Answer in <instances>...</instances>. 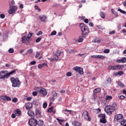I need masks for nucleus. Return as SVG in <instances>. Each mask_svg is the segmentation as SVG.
<instances>
[{
  "label": "nucleus",
  "instance_id": "37",
  "mask_svg": "<svg viewBox=\"0 0 126 126\" xmlns=\"http://www.w3.org/2000/svg\"><path fill=\"white\" fill-rule=\"evenodd\" d=\"M52 94L53 97H57V96H58V94L55 91L53 92Z\"/></svg>",
  "mask_w": 126,
  "mask_h": 126
},
{
  "label": "nucleus",
  "instance_id": "35",
  "mask_svg": "<svg viewBox=\"0 0 126 126\" xmlns=\"http://www.w3.org/2000/svg\"><path fill=\"white\" fill-rule=\"evenodd\" d=\"M14 3H15V2L14 1V0H12L11 1V2L10 3H9V6L10 7H11L12 6H13L12 5H13V4H14Z\"/></svg>",
  "mask_w": 126,
  "mask_h": 126
},
{
  "label": "nucleus",
  "instance_id": "17",
  "mask_svg": "<svg viewBox=\"0 0 126 126\" xmlns=\"http://www.w3.org/2000/svg\"><path fill=\"white\" fill-rule=\"evenodd\" d=\"M39 18L42 22H45L46 20L47 19V16H40Z\"/></svg>",
  "mask_w": 126,
  "mask_h": 126
},
{
  "label": "nucleus",
  "instance_id": "60",
  "mask_svg": "<svg viewBox=\"0 0 126 126\" xmlns=\"http://www.w3.org/2000/svg\"><path fill=\"white\" fill-rule=\"evenodd\" d=\"M50 100L51 101V102H54L55 101V97H51L50 98Z\"/></svg>",
  "mask_w": 126,
  "mask_h": 126
},
{
  "label": "nucleus",
  "instance_id": "46",
  "mask_svg": "<svg viewBox=\"0 0 126 126\" xmlns=\"http://www.w3.org/2000/svg\"><path fill=\"white\" fill-rule=\"evenodd\" d=\"M17 101H18V99L16 97H14L12 99V102H13V103H16Z\"/></svg>",
  "mask_w": 126,
  "mask_h": 126
},
{
  "label": "nucleus",
  "instance_id": "3",
  "mask_svg": "<svg viewBox=\"0 0 126 126\" xmlns=\"http://www.w3.org/2000/svg\"><path fill=\"white\" fill-rule=\"evenodd\" d=\"M11 82L12 83V87H20L21 82L19 80V79L16 78H10Z\"/></svg>",
  "mask_w": 126,
  "mask_h": 126
},
{
  "label": "nucleus",
  "instance_id": "63",
  "mask_svg": "<svg viewBox=\"0 0 126 126\" xmlns=\"http://www.w3.org/2000/svg\"><path fill=\"white\" fill-rule=\"evenodd\" d=\"M84 22H85V23L87 24V23H88V22H89V20H88V19H85L84 20Z\"/></svg>",
  "mask_w": 126,
  "mask_h": 126
},
{
  "label": "nucleus",
  "instance_id": "32",
  "mask_svg": "<svg viewBox=\"0 0 126 126\" xmlns=\"http://www.w3.org/2000/svg\"><path fill=\"white\" fill-rule=\"evenodd\" d=\"M6 95H1L0 96V99H1L3 101H6Z\"/></svg>",
  "mask_w": 126,
  "mask_h": 126
},
{
  "label": "nucleus",
  "instance_id": "15",
  "mask_svg": "<svg viewBox=\"0 0 126 126\" xmlns=\"http://www.w3.org/2000/svg\"><path fill=\"white\" fill-rule=\"evenodd\" d=\"M123 117L124 116L122 114L117 115L115 117V120H116V121L122 120V118H123Z\"/></svg>",
  "mask_w": 126,
  "mask_h": 126
},
{
  "label": "nucleus",
  "instance_id": "8",
  "mask_svg": "<svg viewBox=\"0 0 126 126\" xmlns=\"http://www.w3.org/2000/svg\"><path fill=\"white\" fill-rule=\"evenodd\" d=\"M73 70H75V71H76V72H78V73H79L81 75L84 73V72H83V68H81V67L75 66L73 68Z\"/></svg>",
  "mask_w": 126,
  "mask_h": 126
},
{
  "label": "nucleus",
  "instance_id": "1",
  "mask_svg": "<svg viewBox=\"0 0 126 126\" xmlns=\"http://www.w3.org/2000/svg\"><path fill=\"white\" fill-rule=\"evenodd\" d=\"M116 108H117V104L116 103H113L112 106L108 105L106 106L104 108V111L107 113V114H112L113 112H115Z\"/></svg>",
  "mask_w": 126,
  "mask_h": 126
},
{
  "label": "nucleus",
  "instance_id": "50",
  "mask_svg": "<svg viewBox=\"0 0 126 126\" xmlns=\"http://www.w3.org/2000/svg\"><path fill=\"white\" fill-rule=\"evenodd\" d=\"M47 106H48V104H47V103H43V108H44V109H46V108H47Z\"/></svg>",
  "mask_w": 126,
  "mask_h": 126
},
{
  "label": "nucleus",
  "instance_id": "5",
  "mask_svg": "<svg viewBox=\"0 0 126 126\" xmlns=\"http://www.w3.org/2000/svg\"><path fill=\"white\" fill-rule=\"evenodd\" d=\"M8 78V75L7 74V71H1L0 72V79H6Z\"/></svg>",
  "mask_w": 126,
  "mask_h": 126
},
{
  "label": "nucleus",
  "instance_id": "44",
  "mask_svg": "<svg viewBox=\"0 0 126 126\" xmlns=\"http://www.w3.org/2000/svg\"><path fill=\"white\" fill-rule=\"evenodd\" d=\"M57 34V32L56 31H53L51 33V36H54Z\"/></svg>",
  "mask_w": 126,
  "mask_h": 126
},
{
  "label": "nucleus",
  "instance_id": "12",
  "mask_svg": "<svg viewBox=\"0 0 126 126\" xmlns=\"http://www.w3.org/2000/svg\"><path fill=\"white\" fill-rule=\"evenodd\" d=\"M25 107L27 110H29L32 109V107H33V104L32 103L28 102L25 105Z\"/></svg>",
  "mask_w": 126,
  "mask_h": 126
},
{
  "label": "nucleus",
  "instance_id": "18",
  "mask_svg": "<svg viewBox=\"0 0 126 126\" xmlns=\"http://www.w3.org/2000/svg\"><path fill=\"white\" fill-rule=\"evenodd\" d=\"M37 125L38 126H44V121L42 120H39L38 121H37Z\"/></svg>",
  "mask_w": 126,
  "mask_h": 126
},
{
  "label": "nucleus",
  "instance_id": "53",
  "mask_svg": "<svg viewBox=\"0 0 126 126\" xmlns=\"http://www.w3.org/2000/svg\"><path fill=\"white\" fill-rule=\"evenodd\" d=\"M0 18H1L2 19H3V18H4V17H5V15L4 14H1L0 15Z\"/></svg>",
  "mask_w": 126,
  "mask_h": 126
},
{
  "label": "nucleus",
  "instance_id": "45",
  "mask_svg": "<svg viewBox=\"0 0 126 126\" xmlns=\"http://www.w3.org/2000/svg\"><path fill=\"white\" fill-rule=\"evenodd\" d=\"M34 8H35V9H36V10H38V11H41V9L39 8V6L35 5L34 6Z\"/></svg>",
  "mask_w": 126,
  "mask_h": 126
},
{
  "label": "nucleus",
  "instance_id": "42",
  "mask_svg": "<svg viewBox=\"0 0 126 126\" xmlns=\"http://www.w3.org/2000/svg\"><path fill=\"white\" fill-rule=\"evenodd\" d=\"M28 54H32L33 53V49H30L27 51Z\"/></svg>",
  "mask_w": 126,
  "mask_h": 126
},
{
  "label": "nucleus",
  "instance_id": "29",
  "mask_svg": "<svg viewBox=\"0 0 126 126\" xmlns=\"http://www.w3.org/2000/svg\"><path fill=\"white\" fill-rule=\"evenodd\" d=\"M36 114L40 116L41 115V111L38 109H35Z\"/></svg>",
  "mask_w": 126,
  "mask_h": 126
},
{
  "label": "nucleus",
  "instance_id": "61",
  "mask_svg": "<svg viewBox=\"0 0 126 126\" xmlns=\"http://www.w3.org/2000/svg\"><path fill=\"white\" fill-rule=\"evenodd\" d=\"M19 7L20 8H23L24 7V5H23V4H20L19 5Z\"/></svg>",
  "mask_w": 126,
  "mask_h": 126
},
{
  "label": "nucleus",
  "instance_id": "11",
  "mask_svg": "<svg viewBox=\"0 0 126 126\" xmlns=\"http://www.w3.org/2000/svg\"><path fill=\"white\" fill-rule=\"evenodd\" d=\"M91 58H93L94 59H101L102 60H104V59H105V57L103 55H92Z\"/></svg>",
  "mask_w": 126,
  "mask_h": 126
},
{
  "label": "nucleus",
  "instance_id": "27",
  "mask_svg": "<svg viewBox=\"0 0 126 126\" xmlns=\"http://www.w3.org/2000/svg\"><path fill=\"white\" fill-rule=\"evenodd\" d=\"M15 71H16V70L15 69L9 73L7 72V75H8V77H9V76L11 75V74H13V73H15Z\"/></svg>",
  "mask_w": 126,
  "mask_h": 126
},
{
  "label": "nucleus",
  "instance_id": "10",
  "mask_svg": "<svg viewBox=\"0 0 126 126\" xmlns=\"http://www.w3.org/2000/svg\"><path fill=\"white\" fill-rule=\"evenodd\" d=\"M17 10V7L16 6H10V10H9V14H13L15 11Z\"/></svg>",
  "mask_w": 126,
  "mask_h": 126
},
{
  "label": "nucleus",
  "instance_id": "14",
  "mask_svg": "<svg viewBox=\"0 0 126 126\" xmlns=\"http://www.w3.org/2000/svg\"><path fill=\"white\" fill-rule=\"evenodd\" d=\"M39 93H40V94H42L44 96H46V95H47V91H46V89H42L39 91Z\"/></svg>",
  "mask_w": 126,
  "mask_h": 126
},
{
  "label": "nucleus",
  "instance_id": "59",
  "mask_svg": "<svg viewBox=\"0 0 126 126\" xmlns=\"http://www.w3.org/2000/svg\"><path fill=\"white\" fill-rule=\"evenodd\" d=\"M40 56V52H36V55H35V58H38Z\"/></svg>",
  "mask_w": 126,
  "mask_h": 126
},
{
  "label": "nucleus",
  "instance_id": "21",
  "mask_svg": "<svg viewBox=\"0 0 126 126\" xmlns=\"http://www.w3.org/2000/svg\"><path fill=\"white\" fill-rule=\"evenodd\" d=\"M72 125H73V126H81V124L78 123L77 121H74L72 123Z\"/></svg>",
  "mask_w": 126,
  "mask_h": 126
},
{
  "label": "nucleus",
  "instance_id": "56",
  "mask_svg": "<svg viewBox=\"0 0 126 126\" xmlns=\"http://www.w3.org/2000/svg\"><path fill=\"white\" fill-rule=\"evenodd\" d=\"M43 33V32H42V31H39L36 34L37 36H40V35H42V34Z\"/></svg>",
  "mask_w": 126,
  "mask_h": 126
},
{
  "label": "nucleus",
  "instance_id": "23",
  "mask_svg": "<svg viewBox=\"0 0 126 126\" xmlns=\"http://www.w3.org/2000/svg\"><path fill=\"white\" fill-rule=\"evenodd\" d=\"M15 114H16L17 116H20V115H21V111H20L19 109H17L15 111Z\"/></svg>",
  "mask_w": 126,
  "mask_h": 126
},
{
  "label": "nucleus",
  "instance_id": "38",
  "mask_svg": "<svg viewBox=\"0 0 126 126\" xmlns=\"http://www.w3.org/2000/svg\"><path fill=\"white\" fill-rule=\"evenodd\" d=\"M67 52L69 53V54H73V53H74V50L72 49H68Z\"/></svg>",
  "mask_w": 126,
  "mask_h": 126
},
{
  "label": "nucleus",
  "instance_id": "7",
  "mask_svg": "<svg viewBox=\"0 0 126 126\" xmlns=\"http://www.w3.org/2000/svg\"><path fill=\"white\" fill-rule=\"evenodd\" d=\"M61 54H62V52H61L60 51L57 50L54 55V58L50 59V61H51V62L53 61H60V60H61V58L59 57L61 56Z\"/></svg>",
  "mask_w": 126,
  "mask_h": 126
},
{
  "label": "nucleus",
  "instance_id": "33",
  "mask_svg": "<svg viewBox=\"0 0 126 126\" xmlns=\"http://www.w3.org/2000/svg\"><path fill=\"white\" fill-rule=\"evenodd\" d=\"M100 16L101 18H105V14L104 13V12H101L100 13Z\"/></svg>",
  "mask_w": 126,
  "mask_h": 126
},
{
  "label": "nucleus",
  "instance_id": "30",
  "mask_svg": "<svg viewBox=\"0 0 126 126\" xmlns=\"http://www.w3.org/2000/svg\"><path fill=\"white\" fill-rule=\"evenodd\" d=\"M118 84L119 86H120V87H122L123 88H124V87H125V85L121 82H119L118 83Z\"/></svg>",
  "mask_w": 126,
  "mask_h": 126
},
{
  "label": "nucleus",
  "instance_id": "49",
  "mask_svg": "<svg viewBox=\"0 0 126 126\" xmlns=\"http://www.w3.org/2000/svg\"><path fill=\"white\" fill-rule=\"evenodd\" d=\"M6 101H11V98L9 96L6 95Z\"/></svg>",
  "mask_w": 126,
  "mask_h": 126
},
{
  "label": "nucleus",
  "instance_id": "51",
  "mask_svg": "<svg viewBox=\"0 0 126 126\" xmlns=\"http://www.w3.org/2000/svg\"><path fill=\"white\" fill-rule=\"evenodd\" d=\"M107 82H108V83H111V82H112V79H111V78H107Z\"/></svg>",
  "mask_w": 126,
  "mask_h": 126
},
{
  "label": "nucleus",
  "instance_id": "13",
  "mask_svg": "<svg viewBox=\"0 0 126 126\" xmlns=\"http://www.w3.org/2000/svg\"><path fill=\"white\" fill-rule=\"evenodd\" d=\"M116 63H126V58L124 57L122 59H118L116 60Z\"/></svg>",
  "mask_w": 126,
  "mask_h": 126
},
{
  "label": "nucleus",
  "instance_id": "64",
  "mask_svg": "<svg viewBox=\"0 0 126 126\" xmlns=\"http://www.w3.org/2000/svg\"><path fill=\"white\" fill-rule=\"evenodd\" d=\"M31 100H32V97H28L27 98V101H31Z\"/></svg>",
  "mask_w": 126,
  "mask_h": 126
},
{
  "label": "nucleus",
  "instance_id": "36",
  "mask_svg": "<svg viewBox=\"0 0 126 126\" xmlns=\"http://www.w3.org/2000/svg\"><path fill=\"white\" fill-rule=\"evenodd\" d=\"M63 113H64V112H67V113H68L69 114H70L71 113V110H69L67 109L63 110L62 111Z\"/></svg>",
  "mask_w": 126,
  "mask_h": 126
},
{
  "label": "nucleus",
  "instance_id": "16",
  "mask_svg": "<svg viewBox=\"0 0 126 126\" xmlns=\"http://www.w3.org/2000/svg\"><path fill=\"white\" fill-rule=\"evenodd\" d=\"M28 115L30 117H32V118H34V112L33 111L31 110L30 109L28 110Z\"/></svg>",
  "mask_w": 126,
  "mask_h": 126
},
{
  "label": "nucleus",
  "instance_id": "52",
  "mask_svg": "<svg viewBox=\"0 0 126 126\" xmlns=\"http://www.w3.org/2000/svg\"><path fill=\"white\" fill-rule=\"evenodd\" d=\"M118 75H123V74H124V72L123 71H119L118 72Z\"/></svg>",
  "mask_w": 126,
  "mask_h": 126
},
{
  "label": "nucleus",
  "instance_id": "55",
  "mask_svg": "<svg viewBox=\"0 0 126 126\" xmlns=\"http://www.w3.org/2000/svg\"><path fill=\"white\" fill-rule=\"evenodd\" d=\"M30 64L32 65H34L35 64H36V61H32V62H31Z\"/></svg>",
  "mask_w": 126,
  "mask_h": 126
},
{
  "label": "nucleus",
  "instance_id": "20",
  "mask_svg": "<svg viewBox=\"0 0 126 126\" xmlns=\"http://www.w3.org/2000/svg\"><path fill=\"white\" fill-rule=\"evenodd\" d=\"M109 69L110 70H117V66H116L109 65Z\"/></svg>",
  "mask_w": 126,
  "mask_h": 126
},
{
  "label": "nucleus",
  "instance_id": "48",
  "mask_svg": "<svg viewBox=\"0 0 126 126\" xmlns=\"http://www.w3.org/2000/svg\"><path fill=\"white\" fill-rule=\"evenodd\" d=\"M93 96L94 100H96V98H97V94L96 93H94Z\"/></svg>",
  "mask_w": 126,
  "mask_h": 126
},
{
  "label": "nucleus",
  "instance_id": "22",
  "mask_svg": "<svg viewBox=\"0 0 126 126\" xmlns=\"http://www.w3.org/2000/svg\"><path fill=\"white\" fill-rule=\"evenodd\" d=\"M99 92H101V89L100 88L95 89L94 91V93H95L96 94L97 93H99Z\"/></svg>",
  "mask_w": 126,
  "mask_h": 126
},
{
  "label": "nucleus",
  "instance_id": "54",
  "mask_svg": "<svg viewBox=\"0 0 126 126\" xmlns=\"http://www.w3.org/2000/svg\"><path fill=\"white\" fill-rule=\"evenodd\" d=\"M126 123V120H123L122 121H121V122L120 123L121 126H123L124 125H125V124Z\"/></svg>",
  "mask_w": 126,
  "mask_h": 126
},
{
  "label": "nucleus",
  "instance_id": "4",
  "mask_svg": "<svg viewBox=\"0 0 126 126\" xmlns=\"http://www.w3.org/2000/svg\"><path fill=\"white\" fill-rule=\"evenodd\" d=\"M32 36L33 33L30 32L27 37L25 36H23L22 37V42L26 43V42H29V41H30V39H31V37Z\"/></svg>",
  "mask_w": 126,
  "mask_h": 126
},
{
  "label": "nucleus",
  "instance_id": "28",
  "mask_svg": "<svg viewBox=\"0 0 126 126\" xmlns=\"http://www.w3.org/2000/svg\"><path fill=\"white\" fill-rule=\"evenodd\" d=\"M111 11H112V13H113V14H114V15H116V16H117V17L119 16V15L118 14V12H117V11H115V10H114L113 9H112Z\"/></svg>",
  "mask_w": 126,
  "mask_h": 126
},
{
  "label": "nucleus",
  "instance_id": "57",
  "mask_svg": "<svg viewBox=\"0 0 126 126\" xmlns=\"http://www.w3.org/2000/svg\"><path fill=\"white\" fill-rule=\"evenodd\" d=\"M71 74H72L71 72H68L66 73V76H71Z\"/></svg>",
  "mask_w": 126,
  "mask_h": 126
},
{
  "label": "nucleus",
  "instance_id": "40",
  "mask_svg": "<svg viewBox=\"0 0 126 126\" xmlns=\"http://www.w3.org/2000/svg\"><path fill=\"white\" fill-rule=\"evenodd\" d=\"M118 11H120L121 12V13H123V14H126V12L124 10H122L121 9H118Z\"/></svg>",
  "mask_w": 126,
  "mask_h": 126
},
{
  "label": "nucleus",
  "instance_id": "6",
  "mask_svg": "<svg viewBox=\"0 0 126 126\" xmlns=\"http://www.w3.org/2000/svg\"><path fill=\"white\" fill-rule=\"evenodd\" d=\"M82 119H83L84 120H85L86 121H91V118H90V116H89V113L87 111H84L82 114Z\"/></svg>",
  "mask_w": 126,
  "mask_h": 126
},
{
  "label": "nucleus",
  "instance_id": "62",
  "mask_svg": "<svg viewBox=\"0 0 126 126\" xmlns=\"http://www.w3.org/2000/svg\"><path fill=\"white\" fill-rule=\"evenodd\" d=\"M16 117V115L14 114H13L11 115V118L12 119H15V117Z\"/></svg>",
  "mask_w": 126,
  "mask_h": 126
},
{
  "label": "nucleus",
  "instance_id": "24",
  "mask_svg": "<svg viewBox=\"0 0 126 126\" xmlns=\"http://www.w3.org/2000/svg\"><path fill=\"white\" fill-rule=\"evenodd\" d=\"M112 99H113V96L111 95H106L105 96V100H106L107 101L109 100H112Z\"/></svg>",
  "mask_w": 126,
  "mask_h": 126
},
{
  "label": "nucleus",
  "instance_id": "2",
  "mask_svg": "<svg viewBox=\"0 0 126 126\" xmlns=\"http://www.w3.org/2000/svg\"><path fill=\"white\" fill-rule=\"evenodd\" d=\"M80 28L82 32V35H88L89 34L90 31L87 25L84 24H81L80 25Z\"/></svg>",
  "mask_w": 126,
  "mask_h": 126
},
{
  "label": "nucleus",
  "instance_id": "41",
  "mask_svg": "<svg viewBox=\"0 0 126 126\" xmlns=\"http://www.w3.org/2000/svg\"><path fill=\"white\" fill-rule=\"evenodd\" d=\"M103 52L104 54H109L110 53V49H105Z\"/></svg>",
  "mask_w": 126,
  "mask_h": 126
},
{
  "label": "nucleus",
  "instance_id": "9",
  "mask_svg": "<svg viewBox=\"0 0 126 126\" xmlns=\"http://www.w3.org/2000/svg\"><path fill=\"white\" fill-rule=\"evenodd\" d=\"M37 124V120L35 118H32L29 121V125L31 126H36Z\"/></svg>",
  "mask_w": 126,
  "mask_h": 126
},
{
  "label": "nucleus",
  "instance_id": "19",
  "mask_svg": "<svg viewBox=\"0 0 126 126\" xmlns=\"http://www.w3.org/2000/svg\"><path fill=\"white\" fill-rule=\"evenodd\" d=\"M100 123H101V124H106V123H107V120H106V118H100V121H99Z\"/></svg>",
  "mask_w": 126,
  "mask_h": 126
},
{
  "label": "nucleus",
  "instance_id": "26",
  "mask_svg": "<svg viewBox=\"0 0 126 126\" xmlns=\"http://www.w3.org/2000/svg\"><path fill=\"white\" fill-rule=\"evenodd\" d=\"M124 68V66L123 65H116V70H118V69H123Z\"/></svg>",
  "mask_w": 126,
  "mask_h": 126
},
{
  "label": "nucleus",
  "instance_id": "43",
  "mask_svg": "<svg viewBox=\"0 0 126 126\" xmlns=\"http://www.w3.org/2000/svg\"><path fill=\"white\" fill-rule=\"evenodd\" d=\"M78 42H79V43H81L82 42H83V38H82V36L80 37V38L78 39Z\"/></svg>",
  "mask_w": 126,
  "mask_h": 126
},
{
  "label": "nucleus",
  "instance_id": "39",
  "mask_svg": "<svg viewBox=\"0 0 126 126\" xmlns=\"http://www.w3.org/2000/svg\"><path fill=\"white\" fill-rule=\"evenodd\" d=\"M13 52H14V49H13V48H10L8 50V52L10 53V54H12Z\"/></svg>",
  "mask_w": 126,
  "mask_h": 126
},
{
  "label": "nucleus",
  "instance_id": "25",
  "mask_svg": "<svg viewBox=\"0 0 126 126\" xmlns=\"http://www.w3.org/2000/svg\"><path fill=\"white\" fill-rule=\"evenodd\" d=\"M56 120L59 122V124H60V125H61V126L62 125V123H63V122H64V120L60 119L59 118H57Z\"/></svg>",
  "mask_w": 126,
  "mask_h": 126
},
{
  "label": "nucleus",
  "instance_id": "31",
  "mask_svg": "<svg viewBox=\"0 0 126 126\" xmlns=\"http://www.w3.org/2000/svg\"><path fill=\"white\" fill-rule=\"evenodd\" d=\"M53 110H54V106H52L51 107L49 108L47 110V112L49 113H52L53 112Z\"/></svg>",
  "mask_w": 126,
  "mask_h": 126
},
{
  "label": "nucleus",
  "instance_id": "47",
  "mask_svg": "<svg viewBox=\"0 0 126 126\" xmlns=\"http://www.w3.org/2000/svg\"><path fill=\"white\" fill-rule=\"evenodd\" d=\"M41 40H42V38L38 37L36 39L35 42H36V43H39V42H40V41H41Z\"/></svg>",
  "mask_w": 126,
  "mask_h": 126
},
{
  "label": "nucleus",
  "instance_id": "34",
  "mask_svg": "<svg viewBox=\"0 0 126 126\" xmlns=\"http://www.w3.org/2000/svg\"><path fill=\"white\" fill-rule=\"evenodd\" d=\"M98 117L99 118H105L106 117V115H105V114H100L99 115H98Z\"/></svg>",
  "mask_w": 126,
  "mask_h": 126
},
{
  "label": "nucleus",
  "instance_id": "58",
  "mask_svg": "<svg viewBox=\"0 0 126 126\" xmlns=\"http://www.w3.org/2000/svg\"><path fill=\"white\" fill-rule=\"evenodd\" d=\"M37 94H38V93H37V92H33L32 93L33 96H37Z\"/></svg>",
  "mask_w": 126,
  "mask_h": 126
}]
</instances>
